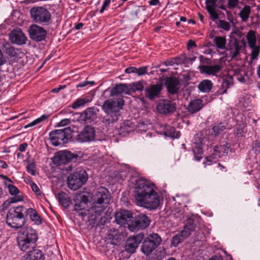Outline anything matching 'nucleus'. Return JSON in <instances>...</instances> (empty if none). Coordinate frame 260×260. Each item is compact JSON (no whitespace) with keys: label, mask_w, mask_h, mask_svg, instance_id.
<instances>
[{"label":"nucleus","mask_w":260,"mask_h":260,"mask_svg":"<svg viewBox=\"0 0 260 260\" xmlns=\"http://www.w3.org/2000/svg\"><path fill=\"white\" fill-rule=\"evenodd\" d=\"M135 196L137 205L149 210H155L159 205L160 197L155 190V185L148 180L137 181Z\"/></svg>","instance_id":"nucleus-1"},{"label":"nucleus","mask_w":260,"mask_h":260,"mask_svg":"<svg viewBox=\"0 0 260 260\" xmlns=\"http://www.w3.org/2000/svg\"><path fill=\"white\" fill-rule=\"evenodd\" d=\"M124 105V101L122 98H115L108 99L104 102L102 110L106 114L102 119L105 125H109L119 119L120 110Z\"/></svg>","instance_id":"nucleus-2"},{"label":"nucleus","mask_w":260,"mask_h":260,"mask_svg":"<svg viewBox=\"0 0 260 260\" xmlns=\"http://www.w3.org/2000/svg\"><path fill=\"white\" fill-rule=\"evenodd\" d=\"M111 195L108 190L105 187L98 188L92 198V206L88 212L94 213L90 216V220H96V216H99L104 211L109 203Z\"/></svg>","instance_id":"nucleus-3"},{"label":"nucleus","mask_w":260,"mask_h":260,"mask_svg":"<svg viewBox=\"0 0 260 260\" xmlns=\"http://www.w3.org/2000/svg\"><path fill=\"white\" fill-rule=\"evenodd\" d=\"M38 240L37 232L32 228L28 227L19 232L17 243L19 248L23 251H31L35 249Z\"/></svg>","instance_id":"nucleus-4"},{"label":"nucleus","mask_w":260,"mask_h":260,"mask_svg":"<svg viewBox=\"0 0 260 260\" xmlns=\"http://www.w3.org/2000/svg\"><path fill=\"white\" fill-rule=\"evenodd\" d=\"M26 208L22 206L11 208L7 214L6 222L13 229H19L25 223Z\"/></svg>","instance_id":"nucleus-5"},{"label":"nucleus","mask_w":260,"mask_h":260,"mask_svg":"<svg viewBox=\"0 0 260 260\" xmlns=\"http://www.w3.org/2000/svg\"><path fill=\"white\" fill-rule=\"evenodd\" d=\"M73 133V130L70 127L55 129L50 132V140L55 146H62L72 138Z\"/></svg>","instance_id":"nucleus-6"},{"label":"nucleus","mask_w":260,"mask_h":260,"mask_svg":"<svg viewBox=\"0 0 260 260\" xmlns=\"http://www.w3.org/2000/svg\"><path fill=\"white\" fill-rule=\"evenodd\" d=\"M32 20L37 24L49 25L51 22V14L49 11L42 6H35L29 11Z\"/></svg>","instance_id":"nucleus-7"},{"label":"nucleus","mask_w":260,"mask_h":260,"mask_svg":"<svg viewBox=\"0 0 260 260\" xmlns=\"http://www.w3.org/2000/svg\"><path fill=\"white\" fill-rule=\"evenodd\" d=\"M88 179L87 174L84 170L78 168L75 172L71 174L67 178L68 187L74 190L80 188L84 184Z\"/></svg>","instance_id":"nucleus-8"},{"label":"nucleus","mask_w":260,"mask_h":260,"mask_svg":"<svg viewBox=\"0 0 260 260\" xmlns=\"http://www.w3.org/2000/svg\"><path fill=\"white\" fill-rule=\"evenodd\" d=\"M74 210L77 211L78 215L84 217L87 216L89 220V217L94 215V213L88 212L89 209L86 210L87 205L88 202V197L83 193H77L74 197Z\"/></svg>","instance_id":"nucleus-9"},{"label":"nucleus","mask_w":260,"mask_h":260,"mask_svg":"<svg viewBox=\"0 0 260 260\" xmlns=\"http://www.w3.org/2000/svg\"><path fill=\"white\" fill-rule=\"evenodd\" d=\"M161 242V237L155 233L150 234L145 239L141 250L146 255H149Z\"/></svg>","instance_id":"nucleus-10"},{"label":"nucleus","mask_w":260,"mask_h":260,"mask_svg":"<svg viewBox=\"0 0 260 260\" xmlns=\"http://www.w3.org/2000/svg\"><path fill=\"white\" fill-rule=\"evenodd\" d=\"M3 178L5 179V186L8 188L10 194L13 196V197L3 203V208L4 209L5 207H7L11 203H15L23 201V196L20 194L19 189L11 184L13 182L10 179L5 176H4Z\"/></svg>","instance_id":"nucleus-11"},{"label":"nucleus","mask_w":260,"mask_h":260,"mask_svg":"<svg viewBox=\"0 0 260 260\" xmlns=\"http://www.w3.org/2000/svg\"><path fill=\"white\" fill-rule=\"evenodd\" d=\"M150 222L149 218L144 214H140L132 220L128 224V229L135 232L140 229H144L148 227Z\"/></svg>","instance_id":"nucleus-12"},{"label":"nucleus","mask_w":260,"mask_h":260,"mask_svg":"<svg viewBox=\"0 0 260 260\" xmlns=\"http://www.w3.org/2000/svg\"><path fill=\"white\" fill-rule=\"evenodd\" d=\"M204 137L201 133L197 134L194 136L192 151L194 159L197 161H200L203 158V148L204 144Z\"/></svg>","instance_id":"nucleus-13"},{"label":"nucleus","mask_w":260,"mask_h":260,"mask_svg":"<svg viewBox=\"0 0 260 260\" xmlns=\"http://www.w3.org/2000/svg\"><path fill=\"white\" fill-rule=\"evenodd\" d=\"M176 109V103L173 101L168 100L159 101L156 106V110L158 113L167 115L173 114Z\"/></svg>","instance_id":"nucleus-14"},{"label":"nucleus","mask_w":260,"mask_h":260,"mask_svg":"<svg viewBox=\"0 0 260 260\" xmlns=\"http://www.w3.org/2000/svg\"><path fill=\"white\" fill-rule=\"evenodd\" d=\"M95 131L93 127L86 126L76 136V140L80 143L89 142L94 140Z\"/></svg>","instance_id":"nucleus-15"},{"label":"nucleus","mask_w":260,"mask_h":260,"mask_svg":"<svg viewBox=\"0 0 260 260\" xmlns=\"http://www.w3.org/2000/svg\"><path fill=\"white\" fill-rule=\"evenodd\" d=\"M28 31L30 38L36 42L44 40L47 35L46 30L42 26L36 24L30 25Z\"/></svg>","instance_id":"nucleus-16"},{"label":"nucleus","mask_w":260,"mask_h":260,"mask_svg":"<svg viewBox=\"0 0 260 260\" xmlns=\"http://www.w3.org/2000/svg\"><path fill=\"white\" fill-rule=\"evenodd\" d=\"M144 238L143 233H140L136 236L129 237L125 245V251L129 253H133Z\"/></svg>","instance_id":"nucleus-17"},{"label":"nucleus","mask_w":260,"mask_h":260,"mask_svg":"<svg viewBox=\"0 0 260 260\" xmlns=\"http://www.w3.org/2000/svg\"><path fill=\"white\" fill-rule=\"evenodd\" d=\"M74 158V155L70 151H60L55 154L53 158V162L55 165L60 166L68 164Z\"/></svg>","instance_id":"nucleus-18"},{"label":"nucleus","mask_w":260,"mask_h":260,"mask_svg":"<svg viewBox=\"0 0 260 260\" xmlns=\"http://www.w3.org/2000/svg\"><path fill=\"white\" fill-rule=\"evenodd\" d=\"M132 213L127 210H121L116 213L115 215V220L116 222L121 225H125L128 224L133 219Z\"/></svg>","instance_id":"nucleus-19"},{"label":"nucleus","mask_w":260,"mask_h":260,"mask_svg":"<svg viewBox=\"0 0 260 260\" xmlns=\"http://www.w3.org/2000/svg\"><path fill=\"white\" fill-rule=\"evenodd\" d=\"M10 40L14 43L22 45L25 43L27 38L20 29H14L9 35Z\"/></svg>","instance_id":"nucleus-20"},{"label":"nucleus","mask_w":260,"mask_h":260,"mask_svg":"<svg viewBox=\"0 0 260 260\" xmlns=\"http://www.w3.org/2000/svg\"><path fill=\"white\" fill-rule=\"evenodd\" d=\"M162 86L160 84L151 85L145 89V96L150 100H153L159 97Z\"/></svg>","instance_id":"nucleus-21"},{"label":"nucleus","mask_w":260,"mask_h":260,"mask_svg":"<svg viewBox=\"0 0 260 260\" xmlns=\"http://www.w3.org/2000/svg\"><path fill=\"white\" fill-rule=\"evenodd\" d=\"M241 49V45H240L239 41L236 38H231L227 47V50L229 51L232 58L237 56Z\"/></svg>","instance_id":"nucleus-22"},{"label":"nucleus","mask_w":260,"mask_h":260,"mask_svg":"<svg viewBox=\"0 0 260 260\" xmlns=\"http://www.w3.org/2000/svg\"><path fill=\"white\" fill-rule=\"evenodd\" d=\"M222 66L220 64H216L213 66L202 65L199 67L200 72L208 75L216 76L221 71Z\"/></svg>","instance_id":"nucleus-23"},{"label":"nucleus","mask_w":260,"mask_h":260,"mask_svg":"<svg viewBox=\"0 0 260 260\" xmlns=\"http://www.w3.org/2000/svg\"><path fill=\"white\" fill-rule=\"evenodd\" d=\"M179 84L178 80L175 77H169L166 80L165 85L169 93L171 94H175L178 92Z\"/></svg>","instance_id":"nucleus-24"},{"label":"nucleus","mask_w":260,"mask_h":260,"mask_svg":"<svg viewBox=\"0 0 260 260\" xmlns=\"http://www.w3.org/2000/svg\"><path fill=\"white\" fill-rule=\"evenodd\" d=\"M99 109L92 107L86 109L81 115V118L87 122H91L94 120L97 117Z\"/></svg>","instance_id":"nucleus-25"},{"label":"nucleus","mask_w":260,"mask_h":260,"mask_svg":"<svg viewBox=\"0 0 260 260\" xmlns=\"http://www.w3.org/2000/svg\"><path fill=\"white\" fill-rule=\"evenodd\" d=\"M196 226V223H194L193 219H187L183 230L180 232L182 237L185 239L191 235V233L194 231Z\"/></svg>","instance_id":"nucleus-26"},{"label":"nucleus","mask_w":260,"mask_h":260,"mask_svg":"<svg viewBox=\"0 0 260 260\" xmlns=\"http://www.w3.org/2000/svg\"><path fill=\"white\" fill-rule=\"evenodd\" d=\"M233 78L231 76H228L222 79L220 85H218L219 89L217 91L219 94L226 93L227 89L233 85Z\"/></svg>","instance_id":"nucleus-27"},{"label":"nucleus","mask_w":260,"mask_h":260,"mask_svg":"<svg viewBox=\"0 0 260 260\" xmlns=\"http://www.w3.org/2000/svg\"><path fill=\"white\" fill-rule=\"evenodd\" d=\"M204 107L203 101L197 99L191 101L187 106V111L191 114L196 113L200 111Z\"/></svg>","instance_id":"nucleus-28"},{"label":"nucleus","mask_w":260,"mask_h":260,"mask_svg":"<svg viewBox=\"0 0 260 260\" xmlns=\"http://www.w3.org/2000/svg\"><path fill=\"white\" fill-rule=\"evenodd\" d=\"M22 260H44V255L41 250L35 249L23 256Z\"/></svg>","instance_id":"nucleus-29"},{"label":"nucleus","mask_w":260,"mask_h":260,"mask_svg":"<svg viewBox=\"0 0 260 260\" xmlns=\"http://www.w3.org/2000/svg\"><path fill=\"white\" fill-rule=\"evenodd\" d=\"M129 91V87L124 84H119L116 85L113 87L110 92V96H113L120 94H128Z\"/></svg>","instance_id":"nucleus-30"},{"label":"nucleus","mask_w":260,"mask_h":260,"mask_svg":"<svg viewBox=\"0 0 260 260\" xmlns=\"http://www.w3.org/2000/svg\"><path fill=\"white\" fill-rule=\"evenodd\" d=\"M2 50L10 57H18L19 50L12 46L11 44L8 43H4L2 44Z\"/></svg>","instance_id":"nucleus-31"},{"label":"nucleus","mask_w":260,"mask_h":260,"mask_svg":"<svg viewBox=\"0 0 260 260\" xmlns=\"http://www.w3.org/2000/svg\"><path fill=\"white\" fill-rule=\"evenodd\" d=\"M25 218L28 217L30 219L37 224H40L42 223V219L37 213V211L33 208H26Z\"/></svg>","instance_id":"nucleus-32"},{"label":"nucleus","mask_w":260,"mask_h":260,"mask_svg":"<svg viewBox=\"0 0 260 260\" xmlns=\"http://www.w3.org/2000/svg\"><path fill=\"white\" fill-rule=\"evenodd\" d=\"M56 197L59 203L65 208H68L72 203L71 199L64 192H59Z\"/></svg>","instance_id":"nucleus-33"},{"label":"nucleus","mask_w":260,"mask_h":260,"mask_svg":"<svg viewBox=\"0 0 260 260\" xmlns=\"http://www.w3.org/2000/svg\"><path fill=\"white\" fill-rule=\"evenodd\" d=\"M213 86L212 82L211 80L206 79L201 81L198 85L199 90L205 93L209 92L211 91Z\"/></svg>","instance_id":"nucleus-34"},{"label":"nucleus","mask_w":260,"mask_h":260,"mask_svg":"<svg viewBox=\"0 0 260 260\" xmlns=\"http://www.w3.org/2000/svg\"><path fill=\"white\" fill-rule=\"evenodd\" d=\"M135 129V125L128 120H125L122 122L120 127V131L121 133H129L133 132Z\"/></svg>","instance_id":"nucleus-35"},{"label":"nucleus","mask_w":260,"mask_h":260,"mask_svg":"<svg viewBox=\"0 0 260 260\" xmlns=\"http://www.w3.org/2000/svg\"><path fill=\"white\" fill-rule=\"evenodd\" d=\"M91 102V100L86 97H81L76 100L72 104L71 107L74 109H77L84 106L87 103Z\"/></svg>","instance_id":"nucleus-36"},{"label":"nucleus","mask_w":260,"mask_h":260,"mask_svg":"<svg viewBox=\"0 0 260 260\" xmlns=\"http://www.w3.org/2000/svg\"><path fill=\"white\" fill-rule=\"evenodd\" d=\"M225 129L226 126L223 123H217L212 127L211 135L215 137L219 136L223 134Z\"/></svg>","instance_id":"nucleus-37"},{"label":"nucleus","mask_w":260,"mask_h":260,"mask_svg":"<svg viewBox=\"0 0 260 260\" xmlns=\"http://www.w3.org/2000/svg\"><path fill=\"white\" fill-rule=\"evenodd\" d=\"M213 153L209 156L206 157L207 161H215L221 157V152L219 147L217 145L213 147Z\"/></svg>","instance_id":"nucleus-38"},{"label":"nucleus","mask_w":260,"mask_h":260,"mask_svg":"<svg viewBox=\"0 0 260 260\" xmlns=\"http://www.w3.org/2000/svg\"><path fill=\"white\" fill-rule=\"evenodd\" d=\"M251 12V8L249 6H245L240 11L239 15L243 22L247 21Z\"/></svg>","instance_id":"nucleus-39"},{"label":"nucleus","mask_w":260,"mask_h":260,"mask_svg":"<svg viewBox=\"0 0 260 260\" xmlns=\"http://www.w3.org/2000/svg\"><path fill=\"white\" fill-rule=\"evenodd\" d=\"M213 42L218 48L220 49H225L226 39L225 37L221 36L215 37Z\"/></svg>","instance_id":"nucleus-40"},{"label":"nucleus","mask_w":260,"mask_h":260,"mask_svg":"<svg viewBox=\"0 0 260 260\" xmlns=\"http://www.w3.org/2000/svg\"><path fill=\"white\" fill-rule=\"evenodd\" d=\"M246 39L247 40L248 46L256 45V32L253 30H250L248 31L246 35Z\"/></svg>","instance_id":"nucleus-41"},{"label":"nucleus","mask_w":260,"mask_h":260,"mask_svg":"<svg viewBox=\"0 0 260 260\" xmlns=\"http://www.w3.org/2000/svg\"><path fill=\"white\" fill-rule=\"evenodd\" d=\"M48 116H49L48 115H42L41 117L37 118L33 121H32L30 123H28V124L25 125L24 128H27L33 126L35 125L39 124V123L46 120L48 117Z\"/></svg>","instance_id":"nucleus-42"},{"label":"nucleus","mask_w":260,"mask_h":260,"mask_svg":"<svg viewBox=\"0 0 260 260\" xmlns=\"http://www.w3.org/2000/svg\"><path fill=\"white\" fill-rule=\"evenodd\" d=\"M185 238L182 237V235L181 233L179 234H177L173 237L171 240V244L174 246L176 247L178 245L179 243L182 242Z\"/></svg>","instance_id":"nucleus-43"},{"label":"nucleus","mask_w":260,"mask_h":260,"mask_svg":"<svg viewBox=\"0 0 260 260\" xmlns=\"http://www.w3.org/2000/svg\"><path fill=\"white\" fill-rule=\"evenodd\" d=\"M251 49V59L254 60L257 58L260 51V47L258 46L254 45L253 46H249Z\"/></svg>","instance_id":"nucleus-44"},{"label":"nucleus","mask_w":260,"mask_h":260,"mask_svg":"<svg viewBox=\"0 0 260 260\" xmlns=\"http://www.w3.org/2000/svg\"><path fill=\"white\" fill-rule=\"evenodd\" d=\"M170 132H168V129L165 132L166 136H168L173 138H178L180 136V133L179 131H175L173 127H169Z\"/></svg>","instance_id":"nucleus-45"},{"label":"nucleus","mask_w":260,"mask_h":260,"mask_svg":"<svg viewBox=\"0 0 260 260\" xmlns=\"http://www.w3.org/2000/svg\"><path fill=\"white\" fill-rule=\"evenodd\" d=\"M129 87V89L133 90V91H136L137 90L141 91L143 89V83L141 82H136L133 83L128 86Z\"/></svg>","instance_id":"nucleus-46"},{"label":"nucleus","mask_w":260,"mask_h":260,"mask_svg":"<svg viewBox=\"0 0 260 260\" xmlns=\"http://www.w3.org/2000/svg\"><path fill=\"white\" fill-rule=\"evenodd\" d=\"M218 27L225 31H229L231 29V24L228 21L223 20H219L218 24Z\"/></svg>","instance_id":"nucleus-47"},{"label":"nucleus","mask_w":260,"mask_h":260,"mask_svg":"<svg viewBox=\"0 0 260 260\" xmlns=\"http://www.w3.org/2000/svg\"><path fill=\"white\" fill-rule=\"evenodd\" d=\"M217 0H206V8L207 11L215 10Z\"/></svg>","instance_id":"nucleus-48"},{"label":"nucleus","mask_w":260,"mask_h":260,"mask_svg":"<svg viewBox=\"0 0 260 260\" xmlns=\"http://www.w3.org/2000/svg\"><path fill=\"white\" fill-rule=\"evenodd\" d=\"M35 164L34 161L28 162L26 167L27 172L32 175H36Z\"/></svg>","instance_id":"nucleus-49"},{"label":"nucleus","mask_w":260,"mask_h":260,"mask_svg":"<svg viewBox=\"0 0 260 260\" xmlns=\"http://www.w3.org/2000/svg\"><path fill=\"white\" fill-rule=\"evenodd\" d=\"M181 63V61L180 58H173L170 60H167L165 62V64L166 66H171L175 64H178Z\"/></svg>","instance_id":"nucleus-50"},{"label":"nucleus","mask_w":260,"mask_h":260,"mask_svg":"<svg viewBox=\"0 0 260 260\" xmlns=\"http://www.w3.org/2000/svg\"><path fill=\"white\" fill-rule=\"evenodd\" d=\"M30 185L32 190L36 193V195L41 196V191L38 186L35 182H31L30 183Z\"/></svg>","instance_id":"nucleus-51"},{"label":"nucleus","mask_w":260,"mask_h":260,"mask_svg":"<svg viewBox=\"0 0 260 260\" xmlns=\"http://www.w3.org/2000/svg\"><path fill=\"white\" fill-rule=\"evenodd\" d=\"M240 2L239 0H228V7L233 9L238 6Z\"/></svg>","instance_id":"nucleus-52"},{"label":"nucleus","mask_w":260,"mask_h":260,"mask_svg":"<svg viewBox=\"0 0 260 260\" xmlns=\"http://www.w3.org/2000/svg\"><path fill=\"white\" fill-rule=\"evenodd\" d=\"M251 23L252 25L259 26L260 25V16L256 14L251 17Z\"/></svg>","instance_id":"nucleus-53"},{"label":"nucleus","mask_w":260,"mask_h":260,"mask_svg":"<svg viewBox=\"0 0 260 260\" xmlns=\"http://www.w3.org/2000/svg\"><path fill=\"white\" fill-rule=\"evenodd\" d=\"M147 67L146 66L141 67L139 68H137V71H136V74L139 76L145 75L147 73Z\"/></svg>","instance_id":"nucleus-54"},{"label":"nucleus","mask_w":260,"mask_h":260,"mask_svg":"<svg viewBox=\"0 0 260 260\" xmlns=\"http://www.w3.org/2000/svg\"><path fill=\"white\" fill-rule=\"evenodd\" d=\"M207 12L210 15V18L213 20L215 21L219 18L218 14L215 11V10H208Z\"/></svg>","instance_id":"nucleus-55"},{"label":"nucleus","mask_w":260,"mask_h":260,"mask_svg":"<svg viewBox=\"0 0 260 260\" xmlns=\"http://www.w3.org/2000/svg\"><path fill=\"white\" fill-rule=\"evenodd\" d=\"M95 84L94 81H84L82 82H80L79 84L77 85V87H85L87 85L92 86Z\"/></svg>","instance_id":"nucleus-56"},{"label":"nucleus","mask_w":260,"mask_h":260,"mask_svg":"<svg viewBox=\"0 0 260 260\" xmlns=\"http://www.w3.org/2000/svg\"><path fill=\"white\" fill-rule=\"evenodd\" d=\"M111 3L110 0H105L103 4V6L100 10V13H102L105 10V9L109 6Z\"/></svg>","instance_id":"nucleus-57"},{"label":"nucleus","mask_w":260,"mask_h":260,"mask_svg":"<svg viewBox=\"0 0 260 260\" xmlns=\"http://www.w3.org/2000/svg\"><path fill=\"white\" fill-rule=\"evenodd\" d=\"M70 123V119H63L57 123V126L59 127L63 126H66V125L69 124Z\"/></svg>","instance_id":"nucleus-58"},{"label":"nucleus","mask_w":260,"mask_h":260,"mask_svg":"<svg viewBox=\"0 0 260 260\" xmlns=\"http://www.w3.org/2000/svg\"><path fill=\"white\" fill-rule=\"evenodd\" d=\"M140 12V8L136 7L131 12V15L133 17H137Z\"/></svg>","instance_id":"nucleus-59"},{"label":"nucleus","mask_w":260,"mask_h":260,"mask_svg":"<svg viewBox=\"0 0 260 260\" xmlns=\"http://www.w3.org/2000/svg\"><path fill=\"white\" fill-rule=\"evenodd\" d=\"M136 71H137V68L134 67H131L127 68L125 70V72L127 74H131V73H135L136 74Z\"/></svg>","instance_id":"nucleus-60"},{"label":"nucleus","mask_w":260,"mask_h":260,"mask_svg":"<svg viewBox=\"0 0 260 260\" xmlns=\"http://www.w3.org/2000/svg\"><path fill=\"white\" fill-rule=\"evenodd\" d=\"M253 149H254V151L256 153H260V143L258 142H255L253 146Z\"/></svg>","instance_id":"nucleus-61"},{"label":"nucleus","mask_w":260,"mask_h":260,"mask_svg":"<svg viewBox=\"0 0 260 260\" xmlns=\"http://www.w3.org/2000/svg\"><path fill=\"white\" fill-rule=\"evenodd\" d=\"M230 148V145L229 144H226V145H223L220 146V149L222 150L224 153H228V150Z\"/></svg>","instance_id":"nucleus-62"},{"label":"nucleus","mask_w":260,"mask_h":260,"mask_svg":"<svg viewBox=\"0 0 260 260\" xmlns=\"http://www.w3.org/2000/svg\"><path fill=\"white\" fill-rule=\"evenodd\" d=\"M6 62V60L4 56V55L0 49V66H2L5 64Z\"/></svg>","instance_id":"nucleus-63"},{"label":"nucleus","mask_w":260,"mask_h":260,"mask_svg":"<svg viewBox=\"0 0 260 260\" xmlns=\"http://www.w3.org/2000/svg\"><path fill=\"white\" fill-rule=\"evenodd\" d=\"M196 44L194 41L190 40L187 43V47L188 49L196 47Z\"/></svg>","instance_id":"nucleus-64"}]
</instances>
